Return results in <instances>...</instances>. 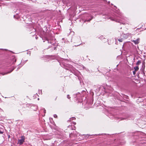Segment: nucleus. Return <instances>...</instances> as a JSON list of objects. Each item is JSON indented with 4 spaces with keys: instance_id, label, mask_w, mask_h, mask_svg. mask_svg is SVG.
Wrapping results in <instances>:
<instances>
[{
    "instance_id": "obj_1",
    "label": "nucleus",
    "mask_w": 146,
    "mask_h": 146,
    "mask_svg": "<svg viewBox=\"0 0 146 146\" xmlns=\"http://www.w3.org/2000/svg\"><path fill=\"white\" fill-rule=\"evenodd\" d=\"M72 41L74 43H79L80 44L77 45V46L81 44V43H80V38L79 36H73L72 38Z\"/></svg>"
},
{
    "instance_id": "obj_2",
    "label": "nucleus",
    "mask_w": 146,
    "mask_h": 146,
    "mask_svg": "<svg viewBox=\"0 0 146 146\" xmlns=\"http://www.w3.org/2000/svg\"><path fill=\"white\" fill-rule=\"evenodd\" d=\"M25 141V138L24 137H22L21 139L19 140L18 141V142L20 144V145H22L23 142H24Z\"/></svg>"
},
{
    "instance_id": "obj_3",
    "label": "nucleus",
    "mask_w": 146,
    "mask_h": 146,
    "mask_svg": "<svg viewBox=\"0 0 146 146\" xmlns=\"http://www.w3.org/2000/svg\"><path fill=\"white\" fill-rule=\"evenodd\" d=\"M140 38H138L136 40H133L131 41L133 42L135 44H138L139 42Z\"/></svg>"
},
{
    "instance_id": "obj_4",
    "label": "nucleus",
    "mask_w": 146,
    "mask_h": 146,
    "mask_svg": "<svg viewBox=\"0 0 146 146\" xmlns=\"http://www.w3.org/2000/svg\"><path fill=\"white\" fill-rule=\"evenodd\" d=\"M124 20L123 19H121L120 20V19H117L115 21L116 22H118V23H122L123 25L125 24V23L123 22V20Z\"/></svg>"
},
{
    "instance_id": "obj_5",
    "label": "nucleus",
    "mask_w": 146,
    "mask_h": 146,
    "mask_svg": "<svg viewBox=\"0 0 146 146\" xmlns=\"http://www.w3.org/2000/svg\"><path fill=\"white\" fill-rule=\"evenodd\" d=\"M46 38V40H47L48 43H49V42H50V43L52 44H54V41H51V39H49V38Z\"/></svg>"
},
{
    "instance_id": "obj_6",
    "label": "nucleus",
    "mask_w": 146,
    "mask_h": 146,
    "mask_svg": "<svg viewBox=\"0 0 146 146\" xmlns=\"http://www.w3.org/2000/svg\"><path fill=\"white\" fill-rule=\"evenodd\" d=\"M69 128H71L72 130H75V127L72 125H69L68 126Z\"/></svg>"
},
{
    "instance_id": "obj_7",
    "label": "nucleus",
    "mask_w": 146,
    "mask_h": 146,
    "mask_svg": "<svg viewBox=\"0 0 146 146\" xmlns=\"http://www.w3.org/2000/svg\"><path fill=\"white\" fill-rule=\"evenodd\" d=\"M142 68L141 69V70L142 72H143L144 71L145 67L144 62H143L142 63Z\"/></svg>"
},
{
    "instance_id": "obj_8",
    "label": "nucleus",
    "mask_w": 146,
    "mask_h": 146,
    "mask_svg": "<svg viewBox=\"0 0 146 146\" xmlns=\"http://www.w3.org/2000/svg\"><path fill=\"white\" fill-rule=\"evenodd\" d=\"M134 68L135 69V71H137V70H138L139 69V67H138V66H136L135 67H134Z\"/></svg>"
},
{
    "instance_id": "obj_9",
    "label": "nucleus",
    "mask_w": 146,
    "mask_h": 146,
    "mask_svg": "<svg viewBox=\"0 0 146 146\" xmlns=\"http://www.w3.org/2000/svg\"><path fill=\"white\" fill-rule=\"evenodd\" d=\"M141 63V61L140 60H139L136 63V65H139Z\"/></svg>"
},
{
    "instance_id": "obj_10",
    "label": "nucleus",
    "mask_w": 146,
    "mask_h": 146,
    "mask_svg": "<svg viewBox=\"0 0 146 146\" xmlns=\"http://www.w3.org/2000/svg\"><path fill=\"white\" fill-rule=\"evenodd\" d=\"M90 17H91V18L90 19H86V21H90L92 19V17L91 16H90Z\"/></svg>"
},
{
    "instance_id": "obj_11",
    "label": "nucleus",
    "mask_w": 146,
    "mask_h": 146,
    "mask_svg": "<svg viewBox=\"0 0 146 146\" xmlns=\"http://www.w3.org/2000/svg\"><path fill=\"white\" fill-rule=\"evenodd\" d=\"M75 119V118L74 117H72L70 118V121L73 120Z\"/></svg>"
},
{
    "instance_id": "obj_12",
    "label": "nucleus",
    "mask_w": 146,
    "mask_h": 146,
    "mask_svg": "<svg viewBox=\"0 0 146 146\" xmlns=\"http://www.w3.org/2000/svg\"><path fill=\"white\" fill-rule=\"evenodd\" d=\"M118 40L120 42H121L122 41L123 39H118Z\"/></svg>"
},
{
    "instance_id": "obj_13",
    "label": "nucleus",
    "mask_w": 146,
    "mask_h": 146,
    "mask_svg": "<svg viewBox=\"0 0 146 146\" xmlns=\"http://www.w3.org/2000/svg\"><path fill=\"white\" fill-rule=\"evenodd\" d=\"M127 36H129L130 35H131V34L130 33H127V34H126Z\"/></svg>"
},
{
    "instance_id": "obj_14",
    "label": "nucleus",
    "mask_w": 146,
    "mask_h": 146,
    "mask_svg": "<svg viewBox=\"0 0 146 146\" xmlns=\"http://www.w3.org/2000/svg\"><path fill=\"white\" fill-rule=\"evenodd\" d=\"M54 117L55 118H56L57 117V115L56 114H54Z\"/></svg>"
},
{
    "instance_id": "obj_15",
    "label": "nucleus",
    "mask_w": 146,
    "mask_h": 146,
    "mask_svg": "<svg viewBox=\"0 0 146 146\" xmlns=\"http://www.w3.org/2000/svg\"><path fill=\"white\" fill-rule=\"evenodd\" d=\"M67 98H68V99H70V97L69 96V95H67Z\"/></svg>"
},
{
    "instance_id": "obj_16",
    "label": "nucleus",
    "mask_w": 146,
    "mask_h": 146,
    "mask_svg": "<svg viewBox=\"0 0 146 146\" xmlns=\"http://www.w3.org/2000/svg\"><path fill=\"white\" fill-rule=\"evenodd\" d=\"M136 71L134 70V71H133V74L134 75H135L136 73Z\"/></svg>"
},
{
    "instance_id": "obj_17",
    "label": "nucleus",
    "mask_w": 146,
    "mask_h": 146,
    "mask_svg": "<svg viewBox=\"0 0 146 146\" xmlns=\"http://www.w3.org/2000/svg\"><path fill=\"white\" fill-rule=\"evenodd\" d=\"M72 123L73 124L75 125L76 124V123L74 122H72Z\"/></svg>"
},
{
    "instance_id": "obj_18",
    "label": "nucleus",
    "mask_w": 146,
    "mask_h": 146,
    "mask_svg": "<svg viewBox=\"0 0 146 146\" xmlns=\"http://www.w3.org/2000/svg\"><path fill=\"white\" fill-rule=\"evenodd\" d=\"M3 133V132L1 131L0 130V134H2V133Z\"/></svg>"
},
{
    "instance_id": "obj_19",
    "label": "nucleus",
    "mask_w": 146,
    "mask_h": 146,
    "mask_svg": "<svg viewBox=\"0 0 146 146\" xmlns=\"http://www.w3.org/2000/svg\"><path fill=\"white\" fill-rule=\"evenodd\" d=\"M125 119V118H121V120H123V119Z\"/></svg>"
},
{
    "instance_id": "obj_20",
    "label": "nucleus",
    "mask_w": 146,
    "mask_h": 146,
    "mask_svg": "<svg viewBox=\"0 0 146 146\" xmlns=\"http://www.w3.org/2000/svg\"><path fill=\"white\" fill-rule=\"evenodd\" d=\"M40 92L41 94H42V91H40Z\"/></svg>"
},
{
    "instance_id": "obj_21",
    "label": "nucleus",
    "mask_w": 146,
    "mask_h": 146,
    "mask_svg": "<svg viewBox=\"0 0 146 146\" xmlns=\"http://www.w3.org/2000/svg\"><path fill=\"white\" fill-rule=\"evenodd\" d=\"M111 19V20H112V21H114V20L113 19Z\"/></svg>"
},
{
    "instance_id": "obj_22",
    "label": "nucleus",
    "mask_w": 146,
    "mask_h": 146,
    "mask_svg": "<svg viewBox=\"0 0 146 146\" xmlns=\"http://www.w3.org/2000/svg\"><path fill=\"white\" fill-rule=\"evenodd\" d=\"M38 100H39V98H38Z\"/></svg>"
},
{
    "instance_id": "obj_23",
    "label": "nucleus",
    "mask_w": 146,
    "mask_h": 146,
    "mask_svg": "<svg viewBox=\"0 0 146 146\" xmlns=\"http://www.w3.org/2000/svg\"><path fill=\"white\" fill-rule=\"evenodd\" d=\"M110 3V1H109V2H108V3Z\"/></svg>"
},
{
    "instance_id": "obj_24",
    "label": "nucleus",
    "mask_w": 146,
    "mask_h": 146,
    "mask_svg": "<svg viewBox=\"0 0 146 146\" xmlns=\"http://www.w3.org/2000/svg\"><path fill=\"white\" fill-rule=\"evenodd\" d=\"M44 113H45V110H44Z\"/></svg>"
}]
</instances>
